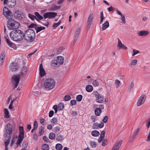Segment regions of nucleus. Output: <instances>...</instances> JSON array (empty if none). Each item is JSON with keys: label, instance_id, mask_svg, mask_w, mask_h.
Segmentation results:
<instances>
[{"label": "nucleus", "instance_id": "f257e3e1", "mask_svg": "<svg viewBox=\"0 0 150 150\" xmlns=\"http://www.w3.org/2000/svg\"><path fill=\"white\" fill-rule=\"evenodd\" d=\"M27 71V67L26 66H23L22 67V70L20 73V75L17 74L13 75L11 78L12 82L13 85L14 86V88H16L18 86L21 76H25L26 74Z\"/></svg>", "mask_w": 150, "mask_h": 150}, {"label": "nucleus", "instance_id": "f03ea898", "mask_svg": "<svg viewBox=\"0 0 150 150\" xmlns=\"http://www.w3.org/2000/svg\"><path fill=\"white\" fill-rule=\"evenodd\" d=\"M24 34L22 31L16 30L12 31L10 33L11 38L14 40L18 41L22 40L24 38Z\"/></svg>", "mask_w": 150, "mask_h": 150}, {"label": "nucleus", "instance_id": "7ed1b4c3", "mask_svg": "<svg viewBox=\"0 0 150 150\" xmlns=\"http://www.w3.org/2000/svg\"><path fill=\"white\" fill-rule=\"evenodd\" d=\"M24 36L25 40L30 42L34 41L36 37L35 31L32 29L27 30L25 32Z\"/></svg>", "mask_w": 150, "mask_h": 150}, {"label": "nucleus", "instance_id": "20e7f679", "mask_svg": "<svg viewBox=\"0 0 150 150\" xmlns=\"http://www.w3.org/2000/svg\"><path fill=\"white\" fill-rule=\"evenodd\" d=\"M55 81L52 79L48 78L46 79L43 83V85L47 90H50L53 88L55 86Z\"/></svg>", "mask_w": 150, "mask_h": 150}, {"label": "nucleus", "instance_id": "39448f33", "mask_svg": "<svg viewBox=\"0 0 150 150\" xmlns=\"http://www.w3.org/2000/svg\"><path fill=\"white\" fill-rule=\"evenodd\" d=\"M8 27L11 30L18 28L20 26V23L13 19H9L8 21Z\"/></svg>", "mask_w": 150, "mask_h": 150}, {"label": "nucleus", "instance_id": "423d86ee", "mask_svg": "<svg viewBox=\"0 0 150 150\" xmlns=\"http://www.w3.org/2000/svg\"><path fill=\"white\" fill-rule=\"evenodd\" d=\"M92 94L96 98V100L97 102L102 103L103 102L104 97L99 94L97 91H93Z\"/></svg>", "mask_w": 150, "mask_h": 150}, {"label": "nucleus", "instance_id": "0eeeda50", "mask_svg": "<svg viewBox=\"0 0 150 150\" xmlns=\"http://www.w3.org/2000/svg\"><path fill=\"white\" fill-rule=\"evenodd\" d=\"M57 13L55 12H48L44 14L43 16L45 19L47 18L52 19L55 18L57 15Z\"/></svg>", "mask_w": 150, "mask_h": 150}, {"label": "nucleus", "instance_id": "6e6552de", "mask_svg": "<svg viewBox=\"0 0 150 150\" xmlns=\"http://www.w3.org/2000/svg\"><path fill=\"white\" fill-rule=\"evenodd\" d=\"M4 3L7 4L9 7L13 8L16 5V0H4Z\"/></svg>", "mask_w": 150, "mask_h": 150}, {"label": "nucleus", "instance_id": "1a4fd4ad", "mask_svg": "<svg viewBox=\"0 0 150 150\" xmlns=\"http://www.w3.org/2000/svg\"><path fill=\"white\" fill-rule=\"evenodd\" d=\"M3 13L4 16L8 18H10L12 14L11 11L6 6L3 8Z\"/></svg>", "mask_w": 150, "mask_h": 150}, {"label": "nucleus", "instance_id": "9d476101", "mask_svg": "<svg viewBox=\"0 0 150 150\" xmlns=\"http://www.w3.org/2000/svg\"><path fill=\"white\" fill-rule=\"evenodd\" d=\"M5 128L7 134L10 135L12 133L13 131L12 126L11 124H7L5 126Z\"/></svg>", "mask_w": 150, "mask_h": 150}, {"label": "nucleus", "instance_id": "9b49d317", "mask_svg": "<svg viewBox=\"0 0 150 150\" xmlns=\"http://www.w3.org/2000/svg\"><path fill=\"white\" fill-rule=\"evenodd\" d=\"M14 16L16 18L19 20H21L24 18L22 12L19 11H15Z\"/></svg>", "mask_w": 150, "mask_h": 150}, {"label": "nucleus", "instance_id": "f8f14e48", "mask_svg": "<svg viewBox=\"0 0 150 150\" xmlns=\"http://www.w3.org/2000/svg\"><path fill=\"white\" fill-rule=\"evenodd\" d=\"M146 99V97L144 95H142L139 98L138 100L137 105V106H140L145 101Z\"/></svg>", "mask_w": 150, "mask_h": 150}, {"label": "nucleus", "instance_id": "ddd939ff", "mask_svg": "<svg viewBox=\"0 0 150 150\" xmlns=\"http://www.w3.org/2000/svg\"><path fill=\"white\" fill-rule=\"evenodd\" d=\"M10 68L12 71H16L18 68V65L17 63L13 62L10 64Z\"/></svg>", "mask_w": 150, "mask_h": 150}, {"label": "nucleus", "instance_id": "4468645a", "mask_svg": "<svg viewBox=\"0 0 150 150\" xmlns=\"http://www.w3.org/2000/svg\"><path fill=\"white\" fill-rule=\"evenodd\" d=\"M80 28H78L76 30L74 35V38L73 41L74 44H75L77 41V38L79 36V35L80 33Z\"/></svg>", "mask_w": 150, "mask_h": 150}, {"label": "nucleus", "instance_id": "2eb2a0df", "mask_svg": "<svg viewBox=\"0 0 150 150\" xmlns=\"http://www.w3.org/2000/svg\"><path fill=\"white\" fill-rule=\"evenodd\" d=\"M104 126V124L103 122H101L100 124L96 122L93 124V129H98V128H103Z\"/></svg>", "mask_w": 150, "mask_h": 150}, {"label": "nucleus", "instance_id": "dca6fc26", "mask_svg": "<svg viewBox=\"0 0 150 150\" xmlns=\"http://www.w3.org/2000/svg\"><path fill=\"white\" fill-rule=\"evenodd\" d=\"M122 140H119L113 147L111 150H118L122 144Z\"/></svg>", "mask_w": 150, "mask_h": 150}, {"label": "nucleus", "instance_id": "f3484780", "mask_svg": "<svg viewBox=\"0 0 150 150\" xmlns=\"http://www.w3.org/2000/svg\"><path fill=\"white\" fill-rule=\"evenodd\" d=\"M149 32L147 30H142L137 33V35L139 36H146L149 34Z\"/></svg>", "mask_w": 150, "mask_h": 150}, {"label": "nucleus", "instance_id": "a211bd4d", "mask_svg": "<svg viewBox=\"0 0 150 150\" xmlns=\"http://www.w3.org/2000/svg\"><path fill=\"white\" fill-rule=\"evenodd\" d=\"M117 40L118 41L117 45L118 47L120 49H123L124 50L127 49V47L122 43L121 41L120 40L119 38L117 39Z\"/></svg>", "mask_w": 150, "mask_h": 150}, {"label": "nucleus", "instance_id": "6ab92c4d", "mask_svg": "<svg viewBox=\"0 0 150 150\" xmlns=\"http://www.w3.org/2000/svg\"><path fill=\"white\" fill-rule=\"evenodd\" d=\"M40 75L41 77H42L45 75L46 72L44 69L42 64L40 65Z\"/></svg>", "mask_w": 150, "mask_h": 150}, {"label": "nucleus", "instance_id": "aec40b11", "mask_svg": "<svg viewBox=\"0 0 150 150\" xmlns=\"http://www.w3.org/2000/svg\"><path fill=\"white\" fill-rule=\"evenodd\" d=\"M93 13H91L88 17V18L87 21V26H89V27H90L91 25V22L93 20Z\"/></svg>", "mask_w": 150, "mask_h": 150}, {"label": "nucleus", "instance_id": "412c9836", "mask_svg": "<svg viewBox=\"0 0 150 150\" xmlns=\"http://www.w3.org/2000/svg\"><path fill=\"white\" fill-rule=\"evenodd\" d=\"M5 55L4 51L2 52L0 56V65H2L4 61Z\"/></svg>", "mask_w": 150, "mask_h": 150}, {"label": "nucleus", "instance_id": "4be33fe9", "mask_svg": "<svg viewBox=\"0 0 150 150\" xmlns=\"http://www.w3.org/2000/svg\"><path fill=\"white\" fill-rule=\"evenodd\" d=\"M109 26V24L108 21H106L102 25V30H104L108 28Z\"/></svg>", "mask_w": 150, "mask_h": 150}, {"label": "nucleus", "instance_id": "5701e85b", "mask_svg": "<svg viewBox=\"0 0 150 150\" xmlns=\"http://www.w3.org/2000/svg\"><path fill=\"white\" fill-rule=\"evenodd\" d=\"M34 14L36 17V19L38 21L42 19L44 17L41 16L40 14L37 12H36L34 13Z\"/></svg>", "mask_w": 150, "mask_h": 150}, {"label": "nucleus", "instance_id": "b1692460", "mask_svg": "<svg viewBox=\"0 0 150 150\" xmlns=\"http://www.w3.org/2000/svg\"><path fill=\"white\" fill-rule=\"evenodd\" d=\"M57 60L59 65L63 64L64 61V58L62 56H59L57 57Z\"/></svg>", "mask_w": 150, "mask_h": 150}, {"label": "nucleus", "instance_id": "393cba45", "mask_svg": "<svg viewBox=\"0 0 150 150\" xmlns=\"http://www.w3.org/2000/svg\"><path fill=\"white\" fill-rule=\"evenodd\" d=\"M86 89L87 91L90 92L93 91V87L92 85H88L86 86Z\"/></svg>", "mask_w": 150, "mask_h": 150}, {"label": "nucleus", "instance_id": "a878e982", "mask_svg": "<svg viewBox=\"0 0 150 150\" xmlns=\"http://www.w3.org/2000/svg\"><path fill=\"white\" fill-rule=\"evenodd\" d=\"M91 134L93 136L96 137L99 136L100 133L98 131L95 130L92 131Z\"/></svg>", "mask_w": 150, "mask_h": 150}, {"label": "nucleus", "instance_id": "bb28decb", "mask_svg": "<svg viewBox=\"0 0 150 150\" xmlns=\"http://www.w3.org/2000/svg\"><path fill=\"white\" fill-rule=\"evenodd\" d=\"M95 113L96 115L99 116L101 113V110L100 109V108H96L95 110Z\"/></svg>", "mask_w": 150, "mask_h": 150}, {"label": "nucleus", "instance_id": "cd10ccee", "mask_svg": "<svg viewBox=\"0 0 150 150\" xmlns=\"http://www.w3.org/2000/svg\"><path fill=\"white\" fill-rule=\"evenodd\" d=\"M137 59H134L132 60L130 63L129 64V65L132 67V66L135 65L137 63Z\"/></svg>", "mask_w": 150, "mask_h": 150}, {"label": "nucleus", "instance_id": "c85d7f7f", "mask_svg": "<svg viewBox=\"0 0 150 150\" xmlns=\"http://www.w3.org/2000/svg\"><path fill=\"white\" fill-rule=\"evenodd\" d=\"M22 129H20V132L19 136H20V137H21L24 138V132L23 127H21Z\"/></svg>", "mask_w": 150, "mask_h": 150}, {"label": "nucleus", "instance_id": "c756f323", "mask_svg": "<svg viewBox=\"0 0 150 150\" xmlns=\"http://www.w3.org/2000/svg\"><path fill=\"white\" fill-rule=\"evenodd\" d=\"M44 127L42 126H41L39 128V136L42 135L44 133Z\"/></svg>", "mask_w": 150, "mask_h": 150}, {"label": "nucleus", "instance_id": "7c9ffc66", "mask_svg": "<svg viewBox=\"0 0 150 150\" xmlns=\"http://www.w3.org/2000/svg\"><path fill=\"white\" fill-rule=\"evenodd\" d=\"M49 137L50 139L53 140L55 138L56 135L54 133L51 132L49 134Z\"/></svg>", "mask_w": 150, "mask_h": 150}, {"label": "nucleus", "instance_id": "2f4dec72", "mask_svg": "<svg viewBox=\"0 0 150 150\" xmlns=\"http://www.w3.org/2000/svg\"><path fill=\"white\" fill-rule=\"evenodd\" d=\"M93 85L95 87L98 86L99 85V82L97 80H94L92 82Z\"/></svg>", "mask_w": 150, "mask_h": 150}, {"label": "nucleus", "instance_id": "473e14b6", "mask_svg": "<svg viewBox=\"0 0 150 150\" xmlns=\"http://www.w3.org/2000/svg\"><path fill=\"white\" fill-rule=\"evenodd\" d=\"M24 138L20 137V136H18V138L17 141L16 143V144L17 145H20L22 141L23 140Z\"/></svg>", "mask_w": 150, "mask_h": 150}, {"label": "nucleus", "instance_id": "72a5a7b5", "mask_svg": "<svg viewBox=\"0 0 150 150\" xmlns=\"http://www.w3.org/2000/svg\"><path fill=\"white\" fill-rule=\"evenodd\" d=\"M62 147V145L60 144H57L56 145V148L57 150H61Z\"/></svg>", "mask_w": 150, "mask_h": 150}, {"label": "nucleus", "instance_id": "f704fd0d", "mask_svg": "<svg viewBox=\"0 0 150 150\" xmlns=\"http://www.w3.org/2000/svg\"><path fill=\"white\" fill-rule=\"evenodd\" d=\"M45 27L43 26H40L36 28V30L37 33H38L43 30L45 29Z\"/></svg>", "mask_w": 150, "mask_h": 150}, {"label": "nucleus", "instance_id": "c9c22d12", "mask_svg": "<svg viewBox=\"0 0 150 150\" xmlns=\"http://www.w3.org/2000/svg\"><path fill=\"white\" fill-rule=\"evenodd\" d=\"M64 108V105L63 103H59L58 106V109L59 110H62Z\"/></svg>", "mask_w": 150, "mask_h": 150}, {"label": "nucleus", "instance_id": "e433bc0d", "mask_svg": "<svg viewBox=\"0 0 150 150\" xmlns=\"http://www.w3.org/2000/svg\"><path fill=\"white\" fill-rule=\"evenodd\" d=\"M4 113L5 115V117L7 118L9 117V112L7 109L5 108L4 109Z\"/></svg>", "mask_w": 150, "mask_h": 150}, {"label": "nucleus", "instance_id": "4c0bfd02", "mask_svg": "<svg viewBox=\"0 0 150 150\" xmlns=\"http://www.w3.org/2000/svg\"><path fill=\"white\" fill-rule=\"evenodd\" d=\"M100 17V23H101L102 22H103L104 19L105 18V17L103 16V11H102L101 12Z\"/></svg>", "mask_w": 150, "mask_h": 150}, {"label": "nucleus", "instance_id": "58836bf2", "mask_svg": "<svg viewBox=\"0 0 150 150\" xmlns=\"http://www.w3.org/2000/svg\"><path fill=\"white\" fill-rule=\"evenodd\" d=\"M28 17L32 21H34L36 18V17L35 16L31 14H28Z\"/></svg>", "mask_w": 150, "mask_h": 150}, {"label": "nucleus", "instance_id": "ea45409f", "mask_svg": "<svg viewBox=\"0 0 150 150\" xmlns=\"http://www.w3.org/2000/svg\"><path fill=\"white\" fill-rule=\"evenodd\" d=\"M61 23V21H59L57 23H54L52 27L54 29H55Z\"/></svg>", "mask_w": 150, "mask_h": 150}, {"label": "nucleus", "instance_id": "a19ab883", "mask_svg": "<svg viewBox=\"0 0 150 150\" xmlns=\"http://www.w3.org/2000/svg\"><path fill=\"white\" fill-rule=\"evenodd\" d=\"M82 97V96L81 95H78L76 97V99L78 101L80 102L81 100Z\"/></svg>", "mask_w": 150, "mask_h": 150}, {"label": "nucleus", "instance_id": "79ce46f5", "mask_svg": "<svg viewBox=\"0 0 150 150\" xmlns=\"http://www.w3.org/2000/svg\"><path fill=\"white\" fill-rule=\"evenodd\" d=\"M90 144L92 147L93 148H96L97 146L96 142L93 141H91L90 142Z\"/></svg>", "mask_w": 150, "mask_h": 150}, {"label": "nucleus", "instance_id": "37998d69", "mask_svg": "<svg viewBox=\"0 0 150 150\" xmlns=\"http://www.w3.org/2000/svg\"><path fill=\"white\" fill-rule=\"evenodd\" d=\"M134 86V84L133 82H132L129 86L128 89L131 91Z\"/></svg>", "mask_w": 150, "mask_h": 150}, {"label": "nucleus", "instance_id": "c03bdc74", "mask_svg": "<svg viewBox=\"0 0 150 150\" xmlns=\"http://www.w3.org/2000/svg\"><path fill=\"white\" fill-rule=\"evenodd\" d=\"M115 83L116 85V87L117 88H118L120 83V81L119 80L117 79L115 80Z\"/></svg>", "mask_w": 150, "mask_h": 150}, {"label": "nucleus", "instance_id": "a18cd8bd", "mask_svg": "<svg viewBox=\"0 0 150 150\" xmlns=\"http://www.w3.org/2000/svg\"><path fill=\"white\" fill-rule=\"evenodd\" d=\"M71 98L70 96L66 95L64 97V99L65 101H67L69 100Z\"/></svg>", "mask_w": 150, "mask_h": 150}, {"label": "nucleus", "instance_id": "49530a36", "mask_svg": "<svg viewBox=\"0 0 150 150\" xmlns=\"http://www.w3.org/2000/svg\"><path fill=\"white\" fill-rule=\"evenodd\" d=\"M6 42L8 45L11 47H12L14 45V44L10 41L8 39L6 38Z\"/></svg>", "mask_w": 150, "mask_h": 150}, {"label": "nucleus", "instance_id": "de8ad7c7", "mask_svg": "<svg viewBox=\"0 0 150 150\" xmlns=\"http://www.w3.org/2000/svg\"><path fill=\"white\" fill-rule=\"evenodd\" d=\"M60 129V127H56L53 129V131L55 132L58 133Z\"/></svg>", "mask_w": 150, "mask_h": 150}, {"label": "nucleus", "instance_id": "09e8293b", "mask_svg": "<svg viewBox=\"0 0 150 150\" xmlns=\"http://www.w3.org/2000/svg\"><path fill=\"white\" fill-rule=\"evenodd\" d=\"M52 64H55L56 65L55 66H58L59 65V63H58L57 60H53L52 61Z\"/></svg>", "mask_w": 150, "mask_h": 150}, {"label": "nucleus", "instance_id": "8fccbe9b", "mask_svg": "<svg viewBox=\"0 0 150 150\" xmlns=\"http://www.w3.org/2000/svg\"><path fill=\"white\" fill-rule=\"evenodd\" d=\"M51 122L52 124H56L57 123V120L56 118L53 117L51 120Z\"/></svg>", "mask_w": 150, "mask_h": 150}, {"label": "nucleus", "instance_id": "3c124183", "mask_svg": "<svg viewBox=\"0 0 150 150\" xmlns=\"http://www.w3.org/2000/svg\"><path fill=\"white\" fill-rule=\"evenodd\" d=\"M63 139V137L61 135H58L57 136L56 140L58 141H59L62 140Z\"/></svg>", "mask_w": 150, "mask_h": 150}, {"label": "nucleus", "instance_id": "603ef678", "mask_svg": "<svg viewBox=\"0 0 150 150\" xmlns=\"http://www.w3.org/2000/svg\"><path fill=\"white\" fill-rule=\"evenodd\" d=\"M44 148L43 149L44 150H49V147L48 145L47 144H44L43 146Z\"/></svg>", "mask_w": 150, "mask_h": 150}, {"label": "nucleus", "instance_id": "864d4df0", "mask_svg": "<svg viewBox=\"0 0 150 150\" xmlns=\"http://www.w3.org/2000/svg\"><path fill=\"white\" fill-rule=\"evenodd\" d=\"M36 27H37L36 24L34 23H31L30 25H29L28 26V27L29 28H36Z\"/></svg>", "mask_w": 150, "mask_h": 150}, {"label": "nucleus", "instance_id": "5fc2aeb1", "mask_svg": "<svg viewBox=\"0 0 150 150\" xmlns=\"http://www.w3.org/2000/svg\"><path fill=\"white\" fill-rule=\"evenodd\" d=\"M139 130V128H137L136 129V130L134 132L133 135V137H135V136L136 135H137Z\"/></svg>", "mask_w": 150, "mask_h": 150}, {"label": "nucleus", "instance_id": "6e6d98bb", "mask_svg": "<svg viewBox=\"0 0 150 150\" xmlns=\"http://www.w3.org/2000/svg\"><path fill=\"white\" fill-rule=\"evenodd\" d=\"M133 53L132 54V56H134L136 54L139 52V51L138 50H136L134 49L133 50Z\"/></svg>", "mask_w": 150, "mask_h": 150}, {"label": "nucleus", "instance_id": "4d7b16f0", "mask_svg": "<svg viewBox=\"0 0 150 150\" xmlns=\"http://www.w3.org/2000/svg\"><path fill=\"white\" fill-rule=\"evenodd\" d=\"M108 116H105L103 119V121L104 123H106L108 121Z\"/></svg>", "mask_w": 150, "mask_h": 150}, {"label": "nucleus", "instance_id": "13d9d810", "mask_svg": "<svg viewBox=\"0 0 150 150\" xmlns=\"http://www.w3.org/2000/svg\"><path fill=\"white\" fill-rule=\"evenodd\" d=\"M44 140L46 142H49V139L46 136H44L43 137Z\"/></svg>", "mask_w": 150, "mask_h": 150}, {"label": "nucleus", "instance_id": "bf43d9fd", "mask_svg": "<svg viewBox=\"0 0 150 150\" xmlns=\"http://www.w3.org/2000/svg\"><path fill=\"white\" fill-rule=\"evenodd\" d=\"M38 126V123L36 121H35L34 122L33 124V127L37 129V128Z\"/></svg>", "mask_w": 150, "mask_h": 150}, {"label": "nucleus", "instance_id": "052dcab7", "mask_svg": "<svg viewBox=\"0 0 150 150\" xmlns=\"http://www.w3.org/2000/svg\"><path fill=\"white\" fill-rule=\"evenodd\" d=\"M76 103V101L75 100H71L70 101V103L72 105H74Z\"/></svg>", "mask_w": 150, "mask_h": 150}, {"label": "nucleus", "instance_id": "680f3d73", "mask_svg": "<svg viewBox=\"0 0 150 150\" xmlns=\"http://www.w3.org/2000/svg\"><path fill=\"white\" fill-rule=\"evenodd\" d=\"M54 114V111L52 110H51L50 112L49 113V116L50 117H51L53 116Z\"/></svg>", "mask_w": 150, "mask_h": 150}, {"label": "nucleus", "instance_id": "e2e57ef3", "mask_svg": "<svg viewBox=\"0 0 150 150\" xmlns=\"http://www.w3.org/2000/svg\"><path fill=\"white\" fill-rule=\"evenodd\" d=\"M104 137L103 136H100V137L98 139V142H101L104 139Z\"/></svg>", "mask_w": 150, "mask_h": 150}, {"label": "nucleus", "instance_id": "0e129e2a", "mask_svg": "<svg viewBox=\"0 0 150 150\" xmlns=\"http://www.w3.org/2000/svg\"><path fill=\"white\" fill-rule=\"evenodd\" d=\"M28 145V143L26 142H25L22 144V146L23 148H25Z\"/></svg>", "mask_w": 150, "mask_h": 150}, {"label": "nucleus", "instance_id": "69168bd1", "mask_svg": "<svg viewBox=\"0 0 150 150\" xmlns=\"http://www.w3.org/2000/svg\"><path fill=\"white\" fill-rule=\"evenodd\" d=\"M121 20L124 23H125V18L124 15L121 16Z\"/></svg>", "mask_w": 150, "mask_h": 150}, {"label": "nucleus", "instance_id": "338daca9", "mask_svg": "<svg viewBox=\"0 0 150 150\" xmlns=\"http://www.w3.org/2000/svg\"><path fill=\"white\" fill-rule=\"evenodd\" d=\"M33 138L34 139L36 140H38V137H37V134L36 133H34L33 136Z\"/></svg>", "mask_w": 150, "mask_h": 150}, {"label": "nucleus", "instance_id": "774afa93", "mask_svg": "<svg viewBox=\"0 0 150 150\" xmlns=\"http://www.w3.org/2000/svg\"><path fill=\"white\" fill-rule=\"evenodd\" d=\"M147 121V124L146 125V126L147 127L149 128L150 126V118Z\"/></svg>", "mask_w": 150, "mask_h": 150}]
</instances>
